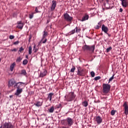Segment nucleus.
<instances>
[{
  "mask_svg": "<svg viewBox=\"0 0 128 128\" xmlns=\"http://www.w3.org/2000/svg\"><path fill=\"white\" fill-rule=\"evenodd\" d=\"M76 70V66H72L70 70L71 72H74V70Z\"/></svg>",
  "mask_w": 128,
  "mask_h": 128,
  "instance_id": "29",
  "label": "nucleus"
},
{
  "mask_svg": "<svg viewBox=\"0 0 128 128\" xmlns=\"http://www.w3.org/2000/svg\"><path fill=\"white\" fill-rule=\"evenodd\" d=\"M32 38V34H30L29 35V38H28V42H30V40H31Z\"/></svg>",
  "mask_w": 128,
  "mask_h": 128,
  "instance_id": "34",
  "label": "nucleus"
},
{
  "mask_svg": "<svg viewBox=\"0 0 128 128\" xmlns=\"http://www.w3.org/2000/svg\"><path fill=\"white\" fill-rule=\"evenodd\" d=\"M111 86L108 84H103L102 92L104 94H108L110 90Z\"/></svg>",
  "mask_w": 128,
  "mask_h": 128,
  "instance_id": "4",
  "label": "nucleus"
},
{
  "mask_svg": "<svg viewBox=\"0 0 128 128\" xmlns=\"http://www.w3.org/2000/svg\"><path fill=\"white\" fill-rule=\"evenodd\" d=\"M89 18V16L88 14H85V16H84L83 18H82V22H84V20H87Z\"/></svg>",
  "mask_w": 128,
  "mask_h": 128,
  "instance_id": "18",
  "label": "nucleus"
},
{
  "mask_svg": "<svg viewBox=\"0 0 128 128\" xmlns=\"http://www.w3.org/2000/svg\"><path fill=\"white\" fill-rule=\"evenodd\" d=\"M68 34H66V36H68Z\"/></svg>",
  "mask_w": 128,
  "mask_h": 128,
  "instance_id": "49",
  "label": "nucleus"
},
{
  "mask_svg": "<svg viewBox=\"0 0 128 128\" xmlns=\"http://www.w3.org/2000/svg\"><path fill=\"white\" fill-rule=\"evenodd\" d=\"M34 18V14H30V18Z\"/></svg>",
  "mask_w": 128,
  "mask_h": 128,
  "instance_id": "43",
  "label": "nucleus"
},
{
  "mask_svg": "<svg viewBox=\"0 0 128 128\" xmlns=\"http://www.w3.org/2000/svg\"><path fill=\"white\" fill-rule=\"evenodd\" d=\"M12 97V96H10V98H11Z\"/></svg>",
  "mask_w": 128,
  "mask_h": 128,
  "instance_id": "51",
  "label": "nucleus"
},
{
  "mask_svg": "<svg viewBox=\"0 0 128 128\" xmlns=\"http://www.w3.org/2000/svg\"><path fill=\"white\" fill-rule=\"evenodd\" d=\"M110 113H111V114H112V116H114V114H116V111H114V110H112V111H111Z\"/></svg>",
  "mask_w": 128,
  "mask_h": 128,
  "instance_id": "37",
  "label": "nucleus"
},
{
  "mask_svg": "<svg viewBox=\"0 0 128 128\" xmlns=\"http://www.w3.org/2000/svg\"><path fill=\"white\" fill-rule=\"evenodd\" d=\"M14 38V36H10V40H13V38Z\"/></svg>",
  "mask_w": 128,
  "mask_h": 128,
  "instance_id": "41",
  "label": "nucleus"
},
{
  "mask_svg": "<svg viewBox=\"0 0 128 128\" xmlns=\"http://www.w3.org/2000/svg\"><path fill=\"white\" fill-rule=\"evenodd\" d=\"M14 84H16V82L14 80H10L8 82V86H12Z\"/></svg>",
  "mask_w": 128,
  "mask_h": 128,
  "instance_id": "13",
  "label": "nucleus"
},
{
  "mask_svg": "<svg viewBox=\"0 0 128 128\" xmlns=\"http://www.w3.org/2000/svg\"><path fill=\"white\" fill-rule=\"evenodd\" d=\"M48 32H44L43 35V38H42V41L43 44H45L47 42V38H46V36H48Z\"/></svg>",
  "mask_w": 128,
  "mask_h": 128,
  "instance_id": "12",
  "label": "nucleus"
},
{
  "mask_svg": "<svg viewBox=\"0 0 128 128\" xmlns=\"http://www.w3.org/2000/svg\"><path fill=\"white\" fill-rule=\"evenodd\" d=\"M18 25L17 26V28H22L23 26H24V24H22V22H18Z\"/></svg>",
  "mask_w": 128,
  "mask_h": 128,
  "instance_id": "17",
  "label": "nucleus"
},
{
  "mask_svg": "<svg viewBox=\"0 0 128 128\" xmlns=\"http://www.w3.org/2000/svg\"><path fill=\"white\" fill-rule=\"evenodd\" d=\"M24 84V82H16L14 86V88H16V90L14 94L16 96H19L22 92Z\"/></svg>",
  "mask_w": 128,
  "mask_h": 128,
  "instance_id": "1",
  "label": "nucleus"
},
{
  "mask_svg": "<svg viewBox=\"0 0 128 128\" xmlns=\"http://www.w3.org/2000/svg\"><path fill=\"white\" fill-rule=\"evenodd\" d=\"M90 74L92 77H94V76H95L96 74H95L94 72H91Z\"/></svg>",
  "mask_w": 128,
  "mask_h": 128,
  "instance_id": "35",
  "label": "nucleus"
},
{
  "mask_svg": "<svg viewBox=\"0 0 128 128\" xmlns=\"http://www.w3.org/2000/svg\"><path fill=\"white\" fill-rule=\"evenodd\" d=\"M64 20H66V22H68L70 24H72L74 20V18H72V16H70V14H68L67 12H66V14H64Z\"/></svg>",
  "mask_w": 128,
  "mask_h": 128,
  "instance_id": "6",
  "label": "nucleus"
},
{
  "mask_svg": "<svg viewBox=\"0 0 128 128\" xmlns=\"http://www.w3.org/2000/svg\"><path fill=\"white\" fill-rule=\"evenodd\" d=\"M28 60H23V64H28Z\"/></svg>",
  "mask_w": 128,
  "mask_h": 128,
  "instance_id": "31",
  "label": "nucleus"
},
{
  "mask_svg": "<svg viewBox=\"0 0 128 128\" xmlns=\"http://www.w3.org/2000/svg\"><path fill=\"white\" fill-rule=\"evenodd\" d=\"M47 72H48V70H44L42 72H40V76L41 78H43L44 76H46Z\"/></svg>",
  "mask_w": 128,
  "mask_h": 128,
  "instance_id": "15",
  "label": "nucleus"
},
{
  "mask_svg": "<svg viewBox=\"0 0 128 128\" xmlns=\"http://www.w3.org/2000/svg\"><path fill=\"white\" fill-rule=\"evenodd\" d=\"M82 48L84 50H89V52H94L95 50V46L93 44L92 46H88L87 44H85L82 47Z\"/></svg>",
  "mask_w": 128,
  "mask_h": 128,
  "instance_id": "5",
  "label": "nucleus"
},
{
  "mask_svg": "<svg viewBox=\"0 0 128 128\" xmlns=\"http://www.w3.org/2000/svg\"><path fill=\"white\" fill-rule=\"evenodd\" d=\"M54 94V92H50V94H48V98L50 100V102L52 100V98Z\"/></svg>",
  "mask_w": 128,
  "mask_h": 128,
  "instance_id": "19",
  "label": "nucleus"
},
{
  "mask_svg": "<svg viewBox=\"0 0 128 128\" xmlns=\"http://www.w3.org/2000/svg\"><path fill=\"white\" fill-rule=\"evenodd\" d=\"M120 12H122L123 10H122V8H120Z\"/></svg>",
  "mask_w": 128,
  "mask_h": 128,
  "instance_id": "45",
  "label": "nucleus"
},
{
  "mask_svg": "<svg viewBox=\"0 0 128 128\" xmlns=\"http://www.w3.org/2000/svg\"><path fill=\"white\" fill-rule=\"evenodd\" d=\"M121 0V2H122V6H123L124 0Z\"/></svg>",
  "mask_w": 128,
  "mask_h": 128,
  "instance_id": "46",
  "label": "nucleus"
},
{
  "mask_svg": "<svg viewBox=\"0 0 128 128\" xmlns=\"http://www.w3.org/2000/svg\"><path fill=\"white\" fill-rule=\"evenodd\" d=\"M94 120L96 122L97 124H98V125H100L102 122V119L100 116H96V117L94 118Z\"/></svg>",
  "mask_w": 128,
  "mask_h": 128,
  "instance_id": "10",
  "label": "nucleus"
},
{
  "mask_svg": "<svg viewBox=\"0 0 128 128\" xmlns=\"http://www.w3.org/2000/svg\"><path fill=\"white\" fill-rule=\"evenodd\" d=\"M1 61H2V58H0V62Z\"/></svg>",
  "mask_w": 128,
  "mask_h": 128,
  "instance_id": "48",
  "label": "nucleus"
},
{
  "mask_svg": "<svg viewBox=\"0 0 128 128\" xmlns=\"http://www.w3.org/2000/svg\"><path fill=\"white\" fill-rule=\"evenodd\" d=\"M12 52H17L18 50L17 48H13V50H11Z\"/></svg>",
  "mask_w": 128,
  "mask_h": 128,
  "instance_id": "42",
  "label": "nucleus"
},
{
  "mask_svg": "<svg viewBox=\"0 0 128 128\" xmlns=\"http://www.w3.org/2000/svg\"><path fill=\"white\" fill-rule=\"evenodd\" d=\"M128 6V2L126 0H124V3H123V7L124 8H127Z\"/></svg>",
  "mask_w": 128,
  "mask_h": 128,
  "instance_id": "23",
  "label": "nucleus"
},
{
  "mask_svg": "<svg viewBox=\"0 0 128 128\" xmlns=\"http://www.w3.org/2000/svg\"><path fill=\"white\" fill-rule=\"evenodd\" d=\"M100 78H101V76H96L94 78L95 80H100Z\"/></svg>",
  "mask_w": 128,
  "mask_h": 128,
  "instance_id": "33",
  "label": "nucleus"
},
{
  "mask_svg": "<svg viewBox=\"0 0 128 128\" xmlns=\"http://www.w3.org/2000/svg\"><path fill=\"white\" fill-rule=\"evenodd\" d=\"M100 34H102V33H101Z\"/></svg>",
  "mask_w": 128,
  "mask_h": 128,
  "instance_id": "50",
  "label": "nucleus"
},
{
  "mask_svg": "<svg viewBox=\"0 0 128 128\" xmlns=\"http://www.w3.org/2000/svg\"><path fill=\"white\" fill-rule=\"evenodd\" d=\"M20 44V42L18 40H17L16 42H14V44Z\"/></svg>",
  "mask_w": 128,
  "mask_h": 128,
  "instance_id": "40",
  "label": "nucleus"
},
{
  "mask_svg": "<svg viewBox=\"0 0 128 128\" xmlns=\"http://www.w3.org/2000/svg\"><path fill=\"white\" fill-rule=\"evenodd\" d=\"M0 128H14V126L12 125V123H4L3 125L0 126Z\"/></svg>",
  "mask_w": 128,
  "mask_h": 128,
  "instance_id": "7",
  "label": "nucleus"
},
{
  "mask_svg": "<svg viewBox=\"0 0 128 128\" xmlns=\"http://www.w3.org/2000/svg\"><path fill=\"white\" fill-rule=\"evenodd\" d=\"M36 12H39L38 8H36Z\"/></svg>",
  "mask_w": 128,
  "mask_h": 128,
  "instance_id": "44",
  "label": "nucleus"
},
{
  "mask_svg": "<svg viewBox=\"0 0 128 128\" xmlns=\"http://www.w3.org/2000/svg\"><path fill=\"white\" fill-rule=\"evenodd\" d=\"M111 50H112V46H110V48H108L106 50L107 52H110Z\"/></svg>",
  "mask_w": 128,
  "mask_h": 128,
  "instance_id": "32",
  "label": "nucleus"
},
{
  "mask_svg": "<svg viewBox=\"0 0 128 128\" xmlns=\"http://www.w3.org/2000/svg\"><path fill=\"white\" fill-rule=\"evenodd\" d=\"M54 106H51V108L49 110V112H54Z\"/></svg>",
  "mask_w": 128,
  "mask_h": 128,
  "instance_id": "28",
  "label": "nucleus"
},
{
  "mask_svg": "<svg viewBox=\"0 0 128 128\" xmlns=\"http://www.w3.org/2000/svg\"><path fill=\"white\" fill-rule=\"evenodd\" d=\"M1 94V92H0V95Z\"/></svg>",
  "mask_w": 128,
  "mask_h": 128,
  "instance_id": "53",
  "label": "nucleus"
},
{
  "mask_svg": "<svg viewBox=\"0 0 128 128\" xmlns=\"http://www.w3.org/2000/svg\"><path fill=\"white\" fill-rule=\"evenodd\" d=\"M102 24V20H100V22H98V24H97V26H96L94 28L96 30H99L100 28H101Z\"/></svg>",
  "mask_w": 128,
  "mask_h": 128,
  "instance_id": "16",
  "label": "nucleus"
},
{
  "mask_svg": "<svg viewBox=\"0 0 128 128\" xmlns=\"http://www.w3.org/2000/svg\"><path fill=\"white\" fill-rule=\"evenodd\" d=\"M32 46H30L28 48V54H32Z\"/></svg>",
  "mask_w": 128,
  "mask_h": 128,
  "instance_id": "26",
  "label": "nucleus"
},
{
  "mask_svg": "<svg viewBox=\"0 0 128 128\" xmlns=\"http://www.w3.org/2000/svg\"><path fill=\"white\" fill-rule=\"evenodd\" d=\"M102 30L104 32H108V26H106L104 24H102Z\"/></svg>",
  "mask_w": 128,
  "mask_h": 128,
  "instance_id": "14",
  "label": "nucleus"
},
{
  "mask_svg": "<svg viewBox=\"0 0 128 128\" xmlns=\"http://www.w3.org/2000/svg\"><path fill=\"white\" fill-rule=\"evenodd\" d=\"M26 58H28V56H26Z\"/></svg>",
  "mask_w": 128,
  "mask_h": 128,
  "instance_id": "47",
  "label": "nucleus"
},
{
  "mask_svg": "<svg viewBox=\"0 0 128 128\" xmlns=\"http://www.w3.org/2000/svg\"><path fill=\"white\" fill-rule=\"evenodd\" d=\"M82 104L84 106H88V102L87 100H84V102H82Z\"/></svg>",
  "mask_w": 128,
  "mask_h": 128,
  "instance_id": "25",
  "label": "nucleus"
},
{
  "mask_svg": "<svg viewBox=\"0 0 128 128\" xmlns=\"http://www.w3.org/2000/svg\"><path fill=\"white\" fill-rule=\"evenodd\" d=\"M114 74L112 76H111V78H109L108 83L110 82H112V80H114Z\"/></svg>",
  "mask_w": 128,
  "mask_h": 128,
  "instance_id": "30",
  "label": "nucleus"
},
{
  "mask_svg": "<svg viewBox=\"0 0 128 128\" xmlns=\"http://www.w3.org/2000/svg\"><path fill=\"white\" fill-rule=\"evenodd\" d=\"M81 30L80 28L76 27L73 30H72V32H80Z\"/></svg>",
  "mask_w": 128,
  "mask_h": 128,
  "instance_id": "21",
  "label": "nucleus"
},
{
  "mask_svg": "<svg viewBox=\"0 0 128 128\" xmlns=\"http://www.w3.org/2000/svg\"><path fill=\"white\" fill-rule=\"evenodd\" d=\"M77 74L78 76H84L85 74L84 68H78Z\"/></svg>",
  "mask_w": 128,
  "mask_h": 128,
  "instance_id": "8",
  "label": "nucleus"
},
{
  "mask_svg": "<svg viewBox=\"0 0 128 128\" xmlns=\"http://www.w3.org/2000/svg\"><path fill=\"white\" fill-rule=\"evenodd\" d=\"M74 122L73 119L70 118V117L62 121V124L68 127H72V126L74 125Z\"/></svg>",
  "mask_w": 128,
  "mask_h": 128,
  "instance_id": "2",
  "label": "nucleus"
},
{
  "mask_svg": "<svg viewBox=\"0 0 128 128\" xmlns=\"http://www.w3.org/2000/svg\"><path fill=\"white\" fill-rule=\"evenodd\" d=\"M15 66H16V62H13V64H12L10 65V70L12 72L14 70Z\"/></svg>",
  "mask_w": 128,
  "mask_h": 128,
  "instance_id": "24",
  "label": "nucleus"
},
{
  "mask_svg": "<svg viewBox=\"0 0 128 128\" xmlns=\"http://www.w3.org/2000/svg\"><path fill=\"white\" fill-rule=\"evenodd\" d=\"M42 102H40L38 100V102H34V104L36 106H42Z\"/></svg>",
  "mask_w": 128,
  "mask_h": 128,
  "instance_id": "20",
  "label": "nucleus"
},
{
  "mask_svg": "<svg viewBox=\"0 0 128 128\" xmlns=\"http://www.w3.org/2000/svg\"><path fill=\"white\" fill-rule=\"evenodd\" d=\"M24 50V48H22V46H21V48H20L19 50V52H22V50Z\"/></svg>",
  "mask_w": 128,
  "mask_h": 128,
  "instance_id": "38",
  "label": "nucleus"
},
{
  "mask_svg": "<svg viewBox=\"0 0 128 128\" xmlns=\"http://www.w3.org/2000/svg\"><path fill=\"white\" fill-rule=\"evenodd\" d=\"M57 108H62V104H59L56 106Z\"/></svg>",
  "mask_w": 128,
  "mask_h": 128,
  "instance_id": "36",
  "label": "nucleus"
},
{
  "mask_svg": "<svg viewBox=\"0 0 128 128\" xmlns=\"http://www.w3.org/2000/svg\"><path fill=\"white\" fill-rule=\"evenodd\" d=\"M76 96L74 92H70L68 94L65 96V98L68 102H72L74 100Z\"/></svg>",
  "mask_w": 128,
  "mask_h": 128,
  "instance_id": "3",
  "label": "nucleus"
},
{
  "mask_svg": "<svg viewBox=\"0 0 128 128\" xmlns=\"http://www.w3.org/2000/svg\"><path fill=\"white\" fill-rule=\"evenodd\" d=\"M56 6H57V4H56V0H52V5L51 8H50V10L52 12L53 10H54Z\"/></svg>",
  "mask_w": 128,
  "mask_h": 128,
  "instance_id": "11",
  "label": "nucleus"
},
{
  "mask_svg": "<svg viewBox=\"0 0 128 128\" xmlns=\"http://www.w3.org/2000/svg\"><path fill=\"white\" fill-rule=\"evenodd\" d=\"M123 106L124 108V114L127 116L128 114V104L126 102H124Z\"/></svg>",
  "mask_w": 128,
  "mask_h": 128,
  "instance_id": "9",
  "label": "nucleus"
},
{
  "mask_svg": "<svg viewBox=\"0 0 128 128\" xmlns=\"http://www.w3.org/2000/svg\"><path fill=\"white\" fill-rule=\"evenodd\" d=\"M44 32H46L44 31Z\"/></svg>",
  "mask_w": 128,
  "mask_h": 128,
  "instance_id": "54",
  "label": "nucleus"
},
{
  "mask_svg": "<svg viewBox=\"0 0 128 128\" xmlns=\"http://www.w3.org/2000/svg\"><path fill=\"white\" fill-rule=\"evenodd\" d=\"M22 56H18V58H17L16 60V62H22Z\"/></svg>",
  "mask_w": 128,
  "mask_h": 128,
  "instance_id": "27",
  "label": "nucleus"
},
{
  "mask_svg": "<svg viewBox=\"0 0 128 128\" xmlns=\"http://www.w3.org/2000/svg\"><path fill=\"white\" fill-rule=\"evenodd\" d=\"M72 34H74V32H72Z\"/></svg>",
  "mask_w": 128,
  "mask_h": 128,
  "instance_id": "52",
  "label": "nucleus"
},
{
  "mask_svg": "<svg viewBox=\"0 0 128 128\" xmlns=\"http://www.w3.org/2000/svg\"><path fill=\"white\" fill-rule=\"evenodd\" d=\"M36 46H34V52H36L38 50V48H35Z\"/></svg>",
  "mask_w": 128,
  "mask_h": 128,
  "instance_id": "39",
  "label": "nucleus"
},
{
  "mask_svg": "<svg viewBox=\"0 0 128 128\" xmlns=\"http://www.w3.org/2000/svg\"><path fill=\"white\" fill-rule=\"evenodd\" d=\"M20 74H23V76H26V70H22L20 72Z\"/></svg>",
  "mask_w": 128,
  "mask_h": 128,
  "instance_id": "22",
  "label": "nucleus"
}]
</instances>
